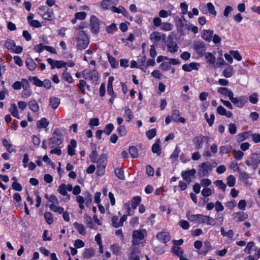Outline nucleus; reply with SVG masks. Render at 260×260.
I'll use <instances>...</instances> for the list:
<instances>
[{
  "instance_id": "5fc2aeb1",
  "label": "nucleus",
  "mask_w": 260,
  "mask_h": 260,
  "mask_svg": "<svg viewBox=\"0 0 260 260\" xmlns=\"http://www.w3.org/2000/svg\"><path fill=\"white\" fill-rule=\"evenodd\" d=\"M204 116H205V118L207 122L208 123V125L210 126H212V125L214 123V119H215L214 115L213 114H212L210 115V117H209L208 113H205L204 114Z\"/></svg>"
},
{
  "instance_id": "7ed1b4c3",
  "label": "nucleus",
  "mask_w": 260,
  "mask_h": 260,
  "mask_svg": "<svg viewBox=\"0 0 260 260\" xmlns=\"http://www.w3.org/2000/svg\"><path fill=\"white\" fill-rule=\"evenodd\" d=\"M147 235V231L145 229L134 230L132 234V246H138L142 243L141 241Z\"/></svg>"
},
{
  "instance_id": "39448f33",
  "label": "nucleus",
  "mask_w": 260,
  "mask_h": 260,
  "mask_svg": "<svg viewBox=\"0 0 260 260\" xmlns=\"http://www.w3.org/2000/svg\"><path fill=\"white\" fill-rule=\"evenodd\" d=\"M97 164L96 174L99 176L104 175L107 164V158L105 154L100 155L99 158L95 162Z\"/></svg>"
},
{
  "instance_id": "052dcab7",
  "label": "nucleus",
  "mask_w": 260,
  "mask_h": 260,
  "mask_svg": "<svg viewBox=\"0 0 260 260\" xmlns=\"http://www.w3.org/2000/svg\"><path fill=\"white\" fill-rule=\"evenodd\" d=\"M111 249L113 253L116 255H120L121 254L120 247L117 244L112 245Z\"/></svg>"
},
{
  "instance_id": "2eb2a0df",
  "label": "nucleus",
  "mask_w": 260,
  "mask_h": 260,
  "mask_svg": "<svg viewBox=\"0 0 260 260\" xmlns=\"http://www.w3.org/2000/svg\"><path fill=\"white\" fill-rule=\"evenodd\" d=\"M196 173V170L194 169H192L188 171H182L181 176L184 180L189 183L191 181L192 177L194 176Z\"/></svg>"
},
{
  "instance_id": "0e129e2a",
  "label": "nucleus",
  "mask_w": 260,
  "mask_h": 260,
  "mask_svg": "<svg viewBox=\"0 0 260 260\" xmlns=\"http://www.w3.org/2000/svg\"><path fill=\"white\" fill-rule=\"evenodd\" d=\"M77 202L79 204V208L83 210L85 209L84 203H85L84 198L81 196H77L76 198Z\"/></svg>"
},
{
  "instance_id": "f704fd0d",
  "label": "nucleus",
  "mask_w": 260,
  "mask_h": 260,
  "mask_svg": "<svg viewBox=\"0 0 260 260\" xmlns=\"http://www.w3.org/2000/svg\"><path fill=\"white\" fill-rule=\"evenodd\" d=\"M203 137H196L193 139V142L197 149H201L203 145Z\"/></svg>"
},
{
  "instance_id": "c9c22d12",
  "label": "nucleus",
  "mask_w": 260,
  "mask_h": 260,
  "mask_svg": "<svg viewBox=\"0 0 260 260\" xmlns=\"http://www.w3.org/2000/svg\"><path fill=\"white\" fill-rule=\"evenodd\" d=\"M168 50L171 53H175L178 51V46L174 41H170L167 44Z\"/></svg>"
},
{
  "instance_id": "603ef678",
  "label": "nucleus",
  "mask_w": 260,
  "mask_h": 260,
  "mask_svg": "<svg viewBox=\"0 0 260 260\" xmlns=\"http://www.w3.org/2000/svg\"><path fill=\"white\" fill-rule=\"evenodd\" d=\"M115 175L120 180H124V171L122 169L117 168L114 171Z\"/></svg>"
},
{
  "instance_id": "49530a36",
  "label": "nucleus",
  "mask_w": 260,
  "mask_h": 260,
  "mask_svg": "<svg viewBox=\"0 0 260 260\" xmlns=\"http://www.w3.org/2000/svg\"><path fill=\"white\" fill-rule=\"evenodd\" d=\"M146 57L145 56H142L138 60V63L140 64L139 68L143 70L144 72H146L147 66H145Z\"/></svg>"
},
{
  "instance_id": "4468645a",
  "label": "nucleus",
  "mask_w": 260,
  "mask_h": 260,
  "mask_svg": "<svg viewBox=\"0 0 260 260\" xmlns=\"http://www.w3.org/2000/svg\"><path fill=\"white\" fill-rule=\"evenodd\" d=\"M48 63L51 66V69L55 68L60 69L65 67L67 65V62L62 60H55L50 58L47 59Z\"/></svg>"
},
{
  "instance_id": "a19ab883",
  "label": "nucleus",
  "mask_w": 260,
  "mask_h": 260,
  "mask_svg": "<svg viewBox=\"0 0 260 260\" xmlns=\"http://www.w3.org/2000/svg\"><path fill=\"white\" fill-rule=\"evenodd\" d=\"M49 121L45 118H41L37 123V126L38 128L40 129L46 128V127H47Z\"/></svg>"
},
{
  "instance_id": "b1692460",
  "label": "nucleus",
  "mask_w": 260,
  "mask_h": 260,
  "mask_svg": "<svg viewBox=\"0 0 260 260\" xmlns=\"http://www.w3.org/2000/svg\"><path fill=\"white\" fill-rule=\"evenodd\" d=\"M199 63L197 62H191L189 64H184L182 66V70L185 72H190L193 70H198Z\"/></svg>"
},
{
  "instance_id": "9b49d317",
  "label": "nucleus",
  "mask_w": 260,
  "mask_h": 260,
  "mask_svg": "<svg viewBox=\"0 0 260 260\" xmlns=\"http://www.w3.org/2000/svg\"><path fill=\"white\" fill-rule=\"evenodd\" d=\"M90 26L91 31L93 34H97L100 30V21L94 15H92L90 18Z\"/></svg>"
},
{
  "instance_id": "1a4fd4ad",
  "label": "nucleus",
  "mask_w": 260,
  "mask_h": 260,
  "mask_svg": "<svg viewBox=\"0 0 260 260\" xmlns=\"http://www.w3.org/2000/svg\"><path fill=\"white\" fill-rule=\"evenodd\" d=\"M212 166L210 162L205 161L199 166L198 174L199 176L204 177L207 176L212 171Z\"/></svg>"
},
{
  "instance_id": "de8ad7c7",
  "label": "nucleus",
  "mask_w": 260,
  "mask_h": 260,
  "mask_svg": "<svg viewBox=\"0 0 260 260\" xmlns=\"http://www.w3.org/2000/svg\"><path fill=\"white\" fill-rule=\"evenodd\" d=\"M3 144L9 153L15 151V149L13 148L12 145L7 139H4L3 140Z\"/></svg>"
},
{
  "instance_id": "412c9836",
  "label": "nucleus",
  "mask_w": 260,
  "mask_h": 260,
  "mask_svg": "<svg viewBox=\"0 0 260 260\" xmlns=\"http://www.w3.org/2000/svg\"><path fill=\"white\" fill-rule=\"evenodd\" d=\"M214 31L210 29H204L201 32V37L203 39L208 42L212 41Z\"/></svg>"
},
{
  "instance_id": "e433bc0d",
  "label": "nucleus",
  "mask_w": 260,
  "mask_h": 260,
  "mask_svg": "<svg viewBox=\"0 0 260 260\" xmlns=\"http://www.w3.org/2000/svg\"><path fill=\"white\" fill-rule=\"evenodd\" d=\"M251 133V131H247L239 134L237 136V141L239 142H242L248 139L250 136Z\"/></svg>"
},
{
  "instance_id": "dca6fc26",
  "label": "nucleus",
  "mask_w": 260,
  "mask_h": 260,
  "mask_svg": "<svg viewBox=\"0 0 260 260\" xmlns=\"http://www.w3.org/2000/svg\"><path fill=\"white\" fill-rule=\"evenodd\" d=\"M248 101V98L246 96H241L235 98L232 103L237 107L242 108Z\"/></svg>"
},
{
  "instance_id": "2f4dec72",
  "label": "nucleus",
  "mask_w": 260,
  "mask_h": 260,
  "mask_svg": "<svg viewBox=\"0 0 260 260\" xmlns=\"http://www.w3.org/2000/svg\"><path fill=\"white\" fill-rule=\"evenodd\" d=\"M60 99L56 97H51L49 99V106L53 109H56L60 104Z\"/></svg>"
},
{
  "instance_id": "bb28decb",
  "label": "nucleus",
  "mask_w": 260,
  "mask_h": 260,
  "mask_svg": "<svg viewBox=\"0 0 260 260\" xmlns=\"http://www.w3.org/2000/svg\"><path fill=\"white\" fill-rule=\"evenodd\" d=\"M152 151L154 153H156L158 156H159L161 154L160 140L159 139H157L155 143L153 144L152 147Z\"/></svg>"
},
{
  "instance_id": "ddd939ff",
  "label": "nucleus",
  "mask_w": 260,
  "mask_h": 260,
  "mask_svg": "<svg viewBox=\"0 0 260 260\" xmlns=\"http://www.w3.org/2000/svg\"><path fill=\"white\" fill-rule=\"evenodd\" d=\"M30 87V85L26 79H22L21 81H16L12 85V88L15 90H19L22 87L24 90H26Z\"/></svg>"
},
{
  "instance_id": "cd10ccee",
  "label": "nucleus",
  "mask_w": 260,
  "mask_h": 260,
  "mask_svg": "<svg viewBox=\"0 0 260 260\" xmlns=\"http://www.w3.org/2000/svg\"><path fill=\"white\" fill-rule=\"evenodd\" d=\"M84 219L85 223L87 224V226L91 229H96L97 226L93 222L92 218L87 214H85L84 216Z\"/></svg>"
},
{
  "instance_id": "680f3d73",
  "label": "nucleus",
  "mask_w": 260,
  "mask_h": 260,
  "mask_svg": "<svg viewBox=\"0 0 260 260\" xmlns=\"http://www.w3.org/2000/svg\"><path fill=\"white\" fill-rule=\"evenodd\" d=\"M45 219L48 224H51L53 221V218L51 212H46L44 213Z\"/></svg>"
},
{
  "instance_id": "338daca9",
  "label": "nucleus",
  "mask_w": 260,
  "mask_h": 260,
  "mask_svg": "<svg viewBox=\"0 0 260 260\" xmlns=\"http://www.w3.org/2000/svg\"><path fill=\"white\" fill-rule=\"evenodd\" d=\"M232 153L234 157L238 160H241L244 155L243 152L241 150H233Z\"/></svg>"
},
{
  "instance_id": "f8f14e48",
  "label": "nucleus",
  "mask_w": 260,
  "mask_h": 260,
  "mask_svg": "<svg viewBox=\"0 0 260 260\" xmlns=\"http://www.w3.org/2000/svg\"><path fill=\"white\" fill-rule=\"evenodd\" d=\"M193 49L200 56H203L206 51L205 44L203 42L196 41L193 43Z\"/></svg>"
},
{
  "instance_id": "79ce46f5",
  "label": "nucleus",
  "mask_w": 260,
  "mask_h": 260,
  "mask_svg": "<svg viewBox=\"0 0 260 260\" xmlns=\"http://www.w3.org/2000/svg\"><path fill=\"white\" fill-rule=\"evenodd\" d=\"M175 20L177 26L180 28H182L186 23V20L183 16H181L179 18H176Z\"/></svg>"
},
{
  "instance_id": "72a5a7b5",
  "label": "nucleus",
  "mask_w": 260,
  "mask_h": 260,
  "mask_svg": "<svg viewBox=\"0 0 260 260\" xmlns=\"http://www.w3.org/2000/svg\"><path fill=\"white\" fill-rule=\"evenodd\" d=\"M9 112L15 117L20 119L19 112L15 104H12L9 109Z\"/></svg>"
},
{
  "instance_id": "f03ea898",
  "label": "nucleus",
  "mask_w": 260,
  "mask_h": 260,
  "mask_svg": "<svg viewBox=\"0 0 260 260\" xmlns=\"http://www.w3.org/2000/svg\"><path fill=\"white\" fill-rule=\"evenodd\" d=\"M76 47L79 50H84L87 47L89 41L87 34L83 30L79 31L76 35Z\"/></svg>"
},
{
  "instance_id": "e2e57ef3",
  "label": "nucleus",
  "mask_w": 260,
  "mask_h": 260,
  "mask_svg": "<svg viewBox=\"0 0 260 260\" xmlns=\"http://www.w3.org/2000/svg\"><path fill=\"white\" fill-rule=\"evenodd\" d=\"M84 201L85 204L87 206H89L92 201V195L88 192H86L84 193Z\"/></svg>"
},
{
  "instance_id": "bf43d9fd",
  "label": "nucleus",
  "mask_w": 260,
  "mask_h": 260,
  "mask_svg": "<svg viewBox=\"0 0 260 260\" xmlns=\"http://www.w3.org/2000/svg\"><path fill=\"white\" fill-rule=\"evenodd\" d=\"M173 24L169 22H164L160 26L161 29L164 31H170L173 29Z\"/></svg>"
},
{
  "instance_id": "774afa93",
  "label": "nucleus",
  "mask_w": 260,
  "mask_h": 260,
  "mask_svg": "<svg viewBox=\"0 0 260 260\" xmlns=\"http://www.w3.org/2000/svg\"><path fill=\"white\" fill-rule=\"evenodd\" d=\"M129 153L133 158H137L138 156V150L135 146L129 147Z\"/></svg>"
},
{
  "instance_id": "20e7f679",
  "label": "nucleus",
  "mask_w": 260,
  "mask_h": 260,
  "mask_svg": "<svg viewBox=\"0 0 260 260\" xmlns=\"http://www.w3.org/2000/svg\"><path fill=\"white\" fill-rule=\"evenodd\" d=\"M38 13L47 20L52 21L55 19L54 14L52 9L46 6H40L38 9Z\"/></svg>"
},
{
  "instance_id": "6ab92c4d",
  "label": "nucleus",
  "mask_w": 260,
  "mask_h": 260,
  "mask_svg": "<svg viewBox=\"0 0 260 260\" xmlns=\"http://www.w3.org/2000/svg\"><path fill=\"white\" fill-rule=\"evenodd\" d=\"M166 35L165 34H161L160 32L158 31L152 32L150 35V40L153 42V43L156 44L159 42L161 39H165Z\"/></svg>"
},
{
  "instance_id": "c03bdc74",
  "label": "nucleus",
  "mask_w": 260,
  "mask_h": 260,
  "mask_svg": "<svg viewBox=\"0 0 260 260\" xmlns=\"http://www.w3.org/2000/svg\"><path fill=\"white\" fill-rule=\"evenodd\" d=\"M78 86L79 90L83 94L85 93V87L89 88V86L87 84L86 82L84 80H80Z\"/></svg>"
},
{
  "instance_id": "ea45409f",
  "label": "nucleus",
  "mask_w": 260,
  "mask_h": 260,
  "mask_svg": "<svg viewBox=\"0 0 260 260\" xmlns=\"http://www.w3.org/2000/svg\"><path fill=\"white\" fill-rule=\"evenodd\" d=\"M29 109L34 112H38L39 111V106L36 100L30 101L28 103Z\"/></svg>"
},
{
  "instance_id": "0eeeda50",
  "label": "nucleus",
  "mask_w": 260,
  "mask_h": 260,
  "mask_svg": "<svg viewBox=\"0 0 260 260\" xmlns=\"http://www.w3.org/2000/svg\"><path fill=\"white\" fill-rule=\"evenodd\" d=\"M49 201L51 203V204L49 206L51 210L59 214H61V213L63 212L64 208L60 206H57L59 204V201L55 195H50Z\"/></svg>"
},
{
  "instance_id": "aec40b11",
  "label": "nucleus",
  "mask_w": 260,
  "mask_h": 260,
  "mask_svg": "<svg viewBox=\"0 0 260 260\" xmlns=\"http://www.w3.org/2000/svg\"><path fill=\"white\" fill-rule=\"evenodd\" d=\"M248 217L247 213L242 212H235L232 214L233 219L237 222L244 221Z\"/></svg>"
},
{
  "instance_id": "8fccbe9b",
  "label": "nucleus",
  "mask_w": 260,
  "mask_h": 260,
  "mask_svg": "<svg viewBox=\"0 0 260 260\" xmlns=\"http://www.w3.org/2000/svg\"><path fill=\"white\" fill-rule=\"evenodd\" d=\"M62 78L68 83H72L74 81L71 75L67 71V69L63 72L62 74Z\"/></svg>"
},
{
  "instance_id": "4be33fe9",
  "label": "nucleus",
  "mask_w": 260,
  "mask_h": 260,
  "mask_svg": "<svg viewBox=\"0 0 260 260\" xmlns=\"http://www.w3.org/2000/svg\"><path fill=\"white\" fill-rule=\"evenodd\" d=\"M181 113L178 110H174L172 112V118L173 120L177 122H180L184 123L186 122V120L182 117H180Z\"/></svg>"
},
{
  "instance_id": "09e8293b",
  "label": "nucleus",
  "mask_w": 260,
  "mask_h": 260,
  "mask_svg": "<svg viewBox=\"0 0 260 260\" xmlns=\"http://www.w3.org/2000/svg\"><path fill=\"white\" fill-rule=\"evenodd\" d=\"M141 201V198L139 196L135 197L131 201V207L136 209Z\"/></svg>"
},
{
  "instance_id": "3c124183",
  "label": "nucleus",
  "mask_w": 260,
  "mask_h": 260,
  "mask_svg": "<svg viewBox=\"0 0 260 260\" xmlns=\"http://www.w3.org/2000/svg\"><path fill=\"white\" fill-rule=\"evenodd\" d=\"M107 57L111 66L113 68H116L118 64L115 58L111 55L109 53L107 54Z\"/></svg>"
},
{
  "instance_id": "69168bd1",
  "label": "nucleus",
  "mask_w": 260,
  "mask_h": 260,
  "mask_svg": "<svg viewBox=\"0 0 260 260\" xmlns=\"http://www.w3.org/2000/svg\"><path fill=\"white\" fill-rule=\"evenodd\" d=\"M112 225L114 228H117L121 226V224L119 223V218L117 216H113L111 219Z\"/></svg>"
},
{
  "instance_id": "9d476101",
  "label": "nucleus",
  "mask_w": 260,
  "mask_h": 260,
  "mask_svg": "<svg viewBox=\"0 0 260 260\" xmlns=\"http://www.w3.org/2000/svg\"><path fill=\"white\" fill-rule=\"evenodd\" d=\"M5 46L10 51L15 53H20L23 48L20 46H16L14 41L12 40H7L5 44Z\"/></svg>"
},
{
  "instance_id": "864d4df0",
  "label": "nucleus",
  "mask_w": 260,
  "mask_h": 260,
  "mask_svg": "<svg viewBox=\"0 0 260 260\" xmlns=\"http://www.w3.org/2000/svg\"><path fill=\"white\" fill-rule=\"evenodd\" d=\"M227 185L230 187H233L236 183V178L232 175H229L226 178Z\"/></svg>"
},
{
  "instance_id": "a18cd8bd",
  "label": "nucleus",
  "mask_w": 260,
  "mask_h": 260,
  "mask_svg": "<svg viewBox=\"0 0 260 260\" xmlns=\"http://www.w3.org/2000/svg\"><path fill=\"white\" fill-rule=\"evenodd\" d=\"M205 58L207 62L210 64H213L215 62V57L211 52L205 53Z\"/></svg>"
},
{
  "instance_id": "473e14b6",
  "label": "nucleus",
  "mask_w": 260,
  "mask_h": 260,
  "mask_svg": "<svg viewBox=\"0 0 260 260\" xmlns=\"http://www.w3.org/2000/svg\"><path fill=\"white\" fill-rule=\"evenodd\" d=\"M235 73L234 68L230 66L226 68L222 72V75L225 78L231 77Z\"/></svg>"
},
{
  "instance_id": "6e6552de",
  "label": "nucleus",
  "mask_w": 260,
  "mask_h": 260,
  "mask_svg": "<svg viewBox=\"0 0 260 260\" xmlns=\"http://www.w3.org/2000/svg\"><path fill=\"white\" fill-rule=\"evenodd\" d=\"M82 74L85 80H90L93 83L97 82L99 78V73L95 70L91 71L85 70L82 72Z\"/></svg>"
},
{
  "instance_id": "c756f323",
  "label": "nucleus",
  "mask_w": 260,
  "mask_h": 260,
  "mask_svg": "<svg viewBox=\"0 0 260 260\" xmlns=\"http://www.w3.org/2000/svg\"><path fill=\"white\" fill-rule=\"evenodd\" d=\"M73 225L80 235H85L86 234V229L83 224L75 222Z\"/></svg>"
},
{
  "instance_id": "7c9ffc66",
  "label": "nucleus",
  "mask_w": 260,
  "mask_h": 260,
  "mask_svg": "<svg viewBox=\"0 0 260 260\" xmlns=\"http://www.w3.org/2000/svg\"><path fill=\"white\" fill-rule=\"evenodd\" d=\"M77 146V142L75 140H71L70 144L68 146V153L70 155L75 154V148Z\"/></svg>"
},
{
  "instance_id": "c85d7f7f",
  "label": "nucleus",
  "mask_w": 260,
  "mask_h": 260,
  "mask_svg": "<svg viewBox=\"0 0 260 260\" xmlns=\"http://www.w3.org/2000/svg\"><path fill=\"white\" fill-rule=\"evenodd\" d=\"M129 250L131 253L128 257L129 260H140L139 252L135 247L132 246Z\"/></svg>"
},
{
  "instance_id": "a878e982",
  "label": "nucleus",
  "mask_w": 260,
  "mask_h": 260,
  "mask_svg": "<svg viewBox=\"0 0 260 260\" xmlns=\"http://www.w3.org/2000/svg\"><path fill=\"white\" fill-rule=\"evenodd\" d=\"M124 113L123 117H124L126 122H129L132 120L134 117V115L133 111L128 107L124 108Z\"/></svg>"
},
{
  "instance_id": "f257e3e1",
  "label": "nucleus",
  "mask_w": 260,
  "mask_h": 260,
  "mask_svg": "<svg viewBox=\"0 0 260 260\" xmlns=\"http://www.w3.org/2000/svg\"><path fill=\"white\" fill-rule=\"evenodd\" d=\"M186 217L191 222L196 223H206L207 225H215V221L212 217L201 214H192L189 212H186Z\"/></svg>"
},
{
  "instance_id": "393cba45",
  "label": "nucleus",
  "mask_w": 260,
  "mask_h": 260,
  "mask_svg": "<svg viewBox=\"0 0 260 260\" xmlns=\"http://www.w3.org/2000/svg\"><path fill=\"white\" fill-rule=\"evenodd\" d=\"M217 113L220 115L225 116L227 118H231L233 116V113L230 111H227L222 106H219L217 107Z\"/></svg>"
},
{
  "instance_id": "6e6d98bb",
  "label": "nucleus",
  "mask_w": 260,
  "mask_h": 260,
  "mask_svg": "<svg viewBox=\"0 0 260 260\" xmlns=\"http://www.w3.org/2000/svg\"><path fill=\"white\" fill-rule=\"evenodd\" d=\"M214 183L220 189H221L223 191H225L226 188V185L222 180H216L214 182Z\"/></svg>"
},
{
  "instance_id": "37998d69",
  "label": "nucleus",
  "mask_w": 260,
  "mask_h": 260,
  "mask_svg": "<svg viewBox=\"0 0 260 260\" xmlns=\"http://www.w3.org/2000/svg\"><path fill=\"white\" fill-rule=\"evenodd\" d=\"M253 250L255 251L256 250V248L255 246L254 243L253 242H249L247 244L244 251L246 253L250 254L252 253Z\"/></svg>"
},
{
  "instance_id": "f3484780",
  "label": "nucleus",
  "mask_w": 260,
  "mask_h": 260,
  "mask_svg": "<svg viewBox=\"0 0 260 260\" xmlns=\"http://www.w3.org/2000/svg\"><path fill=\"white\" fill-rule=\"evenodd\" d=\"M251 160H246V164L249 166H252L253 165L260 164V152L253 153L251 156Z\"/></svg>"
},
{
  "instance_id": "13d9d810",
  "label": "nucleus",
  "mask_w": 260,
  "mask_h": 260,
  "mask_svg": "<svg viewBox=\"0 0 260 260\" xmlns=\"http://www.w3.org/2000/svg\"><path fill=\"white\" fill-rule=\"evenodd\" d=\"M95 254L94 250L93 248H89L85 249L84 252V257L86 258H89L93 256Z\"/></svg>"
},
{
  "instance_id": "4d7b16f0",
  "label": "nucleus",
  "mask_w": 260,
  "mask_h": 260,
  "mask_svg": "<svg viewBox=\"0 0 260 260\" xmlns=\"http://www.w3.org/2000/svg\"><path fill=\"white\" fill-rule=\"evenodd\" d=\"M29 79L31 81H33V83L35 85L38 87H42V81L40 80L38 77L34 76L29 78Z\"/></svg>"
},
{
  "instance_id": "58836bf2",
  "label": "nucleus",
  "mask_w": 260,
  "mask_h": 260,
  "mask_svg": "<svg viewBox=\"0 0 260 260\" xmlns=\"http://www.w3.org/2000/svg\"><path fill=\"white\" fill-rule=\"evenodd\" d=\"M25 63L27 68L30 71H34L37 68V64L31 58H27L26 60Z\"/></svg>"
},
{
  "instance_id": "5701e85b",
  "label": "nucleus",
  "mask_w": 260,
  "mask_h": 260,
  "mask_svg": "<svg viewBox=\"0 0 260 260\" xmlns=\"http://www.w3.org/2000/svg\"><path fill=\"white\" fill-rule=\"evenodd\" d=\"M114 80V77L113 76H110L108 78L107 93L109 95H114V96H116V93L114 91L113 87V82Z\"/></svg>"
},
{
  "instance_id": "423d86ee",
  "label": "nucleus",
  "mask_w": 260,
  "mask_h": 260,
  "mask_svg": "<svg viewBox=\"0 0 260 260\" xmlns=\"http://www.w3.org/2000/svg\"><path fill=\"white\" fill-rule=\"evenodd\" d=\"M53 135V136L49 139L48 143L51 148L59 146L62 143L63 140L62 134L59 129H55Z\"/></svg>"
},
{
  "instance_id": "a211bd4d",
  "label": "nucleus",
  "mask_w": 260,
  "mask_h": 260,
  "mask_svg": "<svg viewBox=\"0 0 260 260\" xmlns=\"http://www.w3.org/2000/svg\"><path fill=\"white\" fill-rule=\"evenodd\" d=\"M156 238L164 243H166L171 240V236L169 232L162 231L156 234Z\"/></svg>"
},
{
  "instance_id": "4c0bfd02",
  "label": "nucleus",
  "mask_w": 260,
  "mask_h": 260,
  "mask_svg": "<svg viewBox=\"0 0 260 260\" xmlns=\"http://www.w3.org/2000/svg\"><path fill=\"white\" fill-rule=\"evenodd\" d=\"M58 192L61 195L66 196H68V200H70V196L68 194V191L66 189V184L62 183L60 185L58 188Z\"/></svg>"
}]
</instances>
